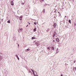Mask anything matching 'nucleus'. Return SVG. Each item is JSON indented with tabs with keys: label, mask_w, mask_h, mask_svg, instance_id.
<instances>
[{
	"label": "nucleus",
	"mask_w": 76,
	"mask_h": 76,
	"mask_svg": "<svg viewBox=\"0 0 76 76\" xmlns=\"http://www.w3.org/2000/svg\"><path fill=\"white\" fill-rule=\"evenodd\" d=\"M65 18H66V16H65Z\"/></svg>",
	"instance_id": "obj_28"
},
{
	"label": "nucleus",
	"mask_w": 76,
	"mask_h": 76,
	"mask_svg": "<svg viewBox=\"0 0 76 76\" xmlns=\"http://www.w3.org/2000/svg\"><path fill=\"white\" fill-rule=\"evenodd\" d=\"M57 0V1H58L59 0Z\"/></svg>",
	"instance_id": "obj_30"
},
{
	"label": "nucleus",
	"mask_w": 76,
	"mask_h": 76,
	"mask_svg": "<svg viewBox=\"0 0 76 76\" xmlns=\"http://www.w3.org/2000/svg\"><path fill=\"white\" fill-rule=\"evenodd\" d=\"M57 34L56 33V31H55L53 33V37L54 38V37L56 36V37H57Z\"/></svg>",
	"instance_id": "obj_1"
},
{
	"label": "nucleus",
	"mask_w": 76,
	"mask_h": 76,
	"mask_svg": "<svg viewBox=\"0 0 76 76\" xmlns=\"http://www.w3.org/2000/svg\"><path fill=\"white\" fill-rule=\"evenodd\" d=\"M34 73H35V71H34L33 72V74L34 76H36V75Z\"/></svg>",
	"instance_id": "obj_8"
},
{
	"label": "nucleus",
	"mask_w": 76,
	"mask_h": 76,
	"mask_svg": "<svg viewBox=\"0 0 76 76\" xmlns=\"http://www.w3.org/2000/svg\"><path fill=\"white\" fill-rule=\"evenodd\" d=\"M30 24V23H29V24Z\"/></svg>",
	"instance_id": "obj_31"
},
{
	"label": "nucleus",
	"mask_w": 76,
	"mask_h": 76,
	"mask_svg": "<svg viewBox=\"0 0 76 76\" xmlns=\"http://www.w3.org/2000/svg\"><path fill=\"white\" fill-rule=\"evenodd\" d=\"M52 48L53 50H54V47H52Z\"/></svg>",
	"instance_id": "obj_14"
},
{
	"label": "nucleus",
	"mask_w": 76,
	"mask_h": 76,
	"mask_svg": "<svg viewBox=\"0 0 76 76\" xmlns=\"http://www.w3.org/2000/svg\"><path fill=\"white\" fill-rule=\"evenodd\" d=\"M63 76V75L62 74L61 75V76Z\"/></svg>",
	"instance_id": "obj_25"
},
{
	"label": "nucleus",
	"mask_w": 76,
	"mask_h": 76,
	"mask_svg": "<svg viewBox=\"0 0 76 76\" xmlns=\"http://www.w3.org/2000/svg\"><path fill=\"white\" fill-rule=\"evenodd\" d=\"M69 23H71V20H69Z\"/></svg>",
	"instance_id": "obj_11"
},
{
	"label": "nucleus",
	"mask_w": 76,
	"mask_h": 76,
	"mask_svg": "<svg viewBox=\"0 0 76 76\" xmlns=\"http://www.w3.org/2000/svg\"><path fill=\"white\" fill-rule=\"evenodd\" d=\"M40 1L41 2H42V1H44V0H40Z\"/></svg>",
	"instance_id": "obj_16"
},
{
	"label": "nucleus",
	"mask_w": 76,
	"mask_h": 76,
	"mask_svg": "<svg viewBox=\"0 0 76 76\" xmlns=\"http://www.w3.org/2000/svg\"><path fill=\"white\" fill-rule=\"evenodd\" d=\"M18 31L19 32H20L21 31H23V28H19Z\"/></svg>",
	"instance_id": "obj_2"
},
{
	"label": "nucleus",
	"mask_w": 76,
	"mask_h": 76,
	"mask_svg": "<svg viewBox=\"0 0 76 76\" xmlns=\"http://www.w3.org/2000/svg\"><path fill=\"white\" fill-rule=\"evenodd\" d=\"M56 42H59V41H60V40H59L58 38L56 39Z\"/></svg>",
	"instance_id": "obj_3"
},
{
	"label": "nucleus",
	"mask_w": 76,
	"mask_h": 76,
	"mask_svg": "<svg viewBox=\"0 0 76 76\" xmlns=\"http://www.w3.org/2000/svg\"><path fill=\"white\" fill-rule=\"evenodd\" d=\"M19 18H19L20 20H22V18H23V16H21Z\"/></svg>",
	"instance_id": "obj_5"
},
{
	"label": "nucleus",
	"mask_w": 76,
	"mask_h": 76,
	"mask_svg": "<svg viewBox=\"0 0 76 76\" xmlns=\"http://www.w3.org/2000/svg\"><path fill=\"white\" fill-rule=\"evenodd\" d=\"M11 4L12 6H13L14 5L13 2V1H12L11 2Z\"/></svg>",
	"instance_id": "obj_6"
},
{
	"label": "nucleus",
	"mask_w": 76,
	"mask_h": 76,
	"mask_svg": "<svg viewBox=\"0 0 76 76\" xmlns=\"http://www.w3.org/2000/svg\"><path fill=\"white\" fill-rule=\"evenodd\" d=\"M75 24H76V23H75Z\"/></svg>",
	"instance_id": "obj_34"
},
{
	"label": "nucleus",
	"mask_w": 76,
	"mask_h": 76,
	"mask_svg": "<svg viewBox=\"0 0 76 76\" xmlns=\"http://www.w3.org/2000/svg\"><path fill=\"white\" fill-rule=\"evenodd\" d=\"M29 50H30V49H29V48L26 50V51H29Z\"/></svg>",
	"instance_id": "obj_10"
},
{
	"label": "nucleus",
	"mask_w": 76,
	"mask_h": 76,
	"mask_svg": "<svg viewBox=\"0 0 76 76\" xmlns=\"http://www.w3.org/2000/svg\"><path fill=\"white\" fill-rule=\"evenodd\" d=\"M47 49L49 51H50V50H51V47L49 46L47 48Z\"/></svg>",
	"instance_id": "obj_4"
},
{
	"label": "nucleus",
	"mask_w": 76,
	"mask_h": 76,
	"mask_svg": "<svg viewBox=\"0 0 76 76\" xmlns=\"http://www.w3.org/2000/svg\"><path fill=\"white\" fill-rule=\"evenodd\" d=\"M34 25H36L37 24V23L36 22H34Z\"/></svg>",
	"instance_id": "obj_20"
},
{
	"label": "nucleus",
	"mask_w": 76,
	"mask_h": 76,
	"mask_svg": "<svg viewBox=\"0 0 76 76\" xmlns=\"http://www.w3.org/2000/svg\"><path fill=\"white\" fill-rule=\"evenodd\" d=\"M56 12V11H55V12Z\"/></svg>",
	"instance_id": "obj_27"
},
{
	"label": "nucleus",
	"mask_w": 76,
	"mask_h": 76,
	"mask_svg": "<svg viewBox=\"0 0 76 76\" xmlns=\"http://www.w3.org/2000/svg\"><path fill=\"white\" fill-rule=\"evenodd\" d=\"M75 62H76V61H74V63H75Z\"/></svg>",
	"instance_id": "obj_22"
},
{
	"label": "nucleus",
	"mask_w": 76,
	"mask_h": 76,
	"mask_svg": "<svg viewBox=\"0 0 76 76\" xmlns=\"http://www.w3.org/2000/svg\"><path fill=\"white\" fill-rule=\"evenodd\" d=\"M32 71V72H33L34 71V70H32V71Z\"/></svg>",
	"instance_id": "obj_23"
},
{
	"label": "nucleus",
	"mask_w": 76,
	"mask_h": 76,
	"mask_svg": "<svg viewBox=\"0 0 76 76\" xmlns=\"http://www.w3.org/2000/svg\"><path fill=\"white\" fill-rule=\"evenodd\" d=\"M31 71H32V70H32V69H31Z\"/></svg>",
	"instance_id": "obj_26"
},
{
	"label": "nucleus",
	"mask_w": 76,
	"mask_h": 76,
	"mask_svg": "<svg viewBox=\"0 0 76 76\" xmlns=\"http://www.w3.org/2000/svg\"><path fill=\"white\" fill-rule=\"evenodd\" d=\"M36 31V28L34 29V32H35Z\"/></svg>",
	"instance_id": "obj_13"
},
{
	"label": "nucleus",
	"mask_w": 76,
	"mask_h": 76,
	"mask_svg": "<svg viewBox=\"0 0 76 76\" xmlns=\"http://www.w3.org/2000/svg\"><path fill=\"white\" fill-rule=\"evenodd\" d=\"M7 23H10V20H9L7 21Z\"/></svg>",
	"instance_id": "obj_12"
},
{
	"label": "nucleus",
	"mask_w": 76,
	"mask_h": 76,
	"mask_svg": "<svg viewBox=\"0 0 76 76\" xmlns=\"http://www.w3.org/2000/svg\"><path fill=\"white\" fill-rule=\"evenodd\" d=\"M18 60H19V57L17 58Z\"/></svg>",
	"instance_id": "obj_21"
},
{
	"label": "nucleus",
	"mask_w": 76,
	"mask_h": 76,
	"mask_svg": "<svg viewBox=\"0 0 76 76\" xmlns=\"http://www.w3.org/2000/svg\"><path fill=\"white\" fill-rule=\"evenodd\" d=\"M31 38H32V39H35V38H34V37H32Z\"/></svg>",
	"instance_id": "obj_17"
},
{
	"label": "nucleus",
	"mask_w": 76,
	"mask_h": 76,
	"mask_svg": "<svg viewBox=\"0 0 76 76\" xmlns=\"http://www.w3.org/2000/svg\"><path fill=\"white\" fill-rule=\"evenodd\" d=\"M16 57L17 58H18V57H18V55H16Z\"/></svg>",
	"instance_id": "obj_18"
},
{
	"label": "nucleus",
	"mask_w": 76,
	"mask_h": 76,
	"mask_svg": "<svg viewBox=\"0 0 76 76\" xmlns=\"http://www.w3.org/2000/svg\"><path fill=\"white\" fill-rule=\"evenodd\" d=\"M53 42H55V41L54 40H53Z\"/></svg>",
	"instance_id": "obj_24"
},
{
	"label": "nucleus",
	"mask_w": 76,
	"mask_h": 76,
	"mask_svg": "<svg viewBox=\"0 0 76 76\" xmlns=\"http://www.w3.org/2000/svg\"><path fill=\"white\" fill-rule=\"evenodd\" d=\"M53 26L54 27H56V23H54Z\"/></svg>",
	"instance_id": "obj_9"
},
{
	"label": "nucleus",
	"mask_w": 76,
	"mask_h": 76,
	"mask_svg": "<svg viewBox=\"0 0 76 76\" xmlns=\"http://www.w3.org/2000/svg\"><path fill=\"white\" fill-rule=\"evenodd\" d=\"M18 45V46H19V45Z\"/></svg>",
	"instance_id": "obj_33"
},
{
	"label": "nucleus",
	"mask_w": 76,
	"mask_h": 76,
	"mask_svg": "<svg viewBox=\"0 0 76 76\" xmlns=\"http://www.w3.org/2000/svg\"><path fill=\"white\" fill-rule=\"evenodd\" d=\"M27 26H28V25H27Z\"/></svg>",
	"instance_id": "obj_32"
},
{
	"label": "nucleus",
	"mask_w": 76,
	"mask_h": 76,
	"mask_svg": "<svg viewBox=\"0 0 76 76\" xmlns=\"http://www.w3.org/2000/svg\"><path fill=\"white\" fill-rule=\"evenodd\" d=\"M75 71H76V67L73 68L74 70H75Z\"/></svg>",
	"instance_id": "obj_15"
},
{
	"label": "nucleus",
	"mask_w": 76,
	"mask_h": 76,
	"mask_svg": "<svg viewBox=\"0 0 76 76\" xmlns=\"http://www.w3.org/2000/svg\"><path fill=\"white\" fill-rule=\"evenodd\" d=\"M29 73H31V70H29Z\"/></svg>",
	"instance_id": "obj_19"
},
{
	"label": "nucleus",
	"mask_w": 76,
	"mask_h": 76,
	"mask_svg": "<svg viewBox=\"0 0 76 76\" xmlns=\"http://www.w3.org/2000/svg\"><path fill=\"white\" fill-rule=\"evenodd\" d=\"M70 28V29H71V28Z\"/></svg>",
	"instance_id": "obj_29"
},
{
	"label": "nucleus",
	"mask_w": 76,
	"mask_h": 76,
	"mask_svg": "<svg viewBox=\"0 0 76 76\" xmlns=\"http://www.w3.org/2000/svg\"><path fill=\"white\" fill-rule=\"evenodd\" d=\"M3 59V57L1 56H0V61H1V59Z\"/></svg>",
	"instance_id": "obj_7"
}]
</instances>
